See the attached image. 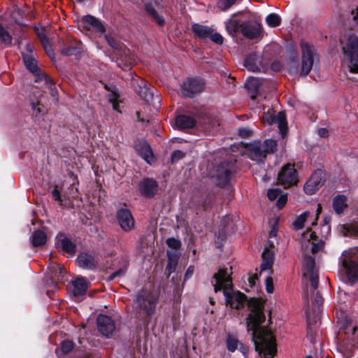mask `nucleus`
I'll return each instance as SVG.
<instances>
[{"instance_id": "nucleus-20", "label": "nucleus", "mask_w": 358, "mask_h": 358, "mask_svg": "<svg viewBox=\"0 0 358 358\" xmlns=\"http://www.w3.org/2000/svg\"><path fill=\"white\" fill-rule=\"evenodd\" d=\"M248 157L257 162H263L266 159V153L260 142L255 141L250 143L247 148Z\"/></svg>"}, {"instance_id": "nucleus-41", "label": "nucleus", "mask_w": 358, "mask_h": 358, "mask_svg": "<svg viewBox=\"0 0 358 358\" xmlns=\"http://www.w3.org/2000/svg\"><path fill=\"white\" fill-rule=\"evenodd\" d=\"M236 0H220L217 6L222 10H227L236 3Z\"/></svg>"}, {"instance_id": "nucleus-30", "label": "nucleus", "mask_w": 358, "mask_h": 358, "mask_svg": "<svg viewBox=\"0 0 358 358\" xmlns=\"http://www.w3.org/2000/svg\"><path fill=\"white\" fill-rule=\"evenodd\" d=\"M259 58L256 54L249 55L244 61V66L252 71H259Z\"/></svg>"}, {"instance_id": "nucleus-35", "label": "nucleus", "mask_w": 358, "mask_h": 358, "mask_svg": "<svg viewBox=\"0 0 358 358\" xmlns=\"http://www.w3.org/2000/svg\"><path fill=\"white\" fill-rule=\"evenodd\" d=\"M168 263L166 265V270L168 272V275H170L176 270L177 266L178 255L175 252H167Z\"/></svg>"}, {"instance_id": "nucleus-60", "label": "nucleus", "mask_w": 358, "mask_h": 358, "mask_svg": "<svg viewBox=\"0 0 358 358\" xmlns=\"http://www.w3.org/2000/svg\"><path fill=\"white\" fill-rule=\"evenodd\" d=\"M351 15L352 16V19L358 23V7L356 10H352L351 12Z\"/></svg>"}, {"instance_id": "nucleus-57", "label": "nucleus", "mask_w": 358, "mask_h": 358, "mask_svg": "<svg viewBox=\"0 0 358 358\" xmlns=\"http://www.w3.org/2000/svg\"><path fill=\"white\" fill-rule=\"evenodd\" d=\"M52 195L55 200L60 201V202L62 201L60 192L58 189H53L52 192Z\"/></svg>"}, {"instance_id": "nucleus-26", "label": "nucleus", "mask_w": 358, "mask_h": 358, "mask_svg": "<svg viewBox=\"0 0 358 358\" xmlns=\"http://www.w3.org/2000/svg\"><path fill=\"white\" fill-rule=\"evenodd\" d=\"M57 245L66 252L73 255L76 250V244L69 238L63 236L62 234L57 237Z\"/></svg>"}, {"instance_id": "nucleus-8", "label": "nucleus", "mask_w": 358, "mask_h": 358, "mask_svg": "<svg viewBox=\"0 0 358 358\" xmlns=\"http://www.w3.org/2000/svg\"><path fill=\"white\" fill-rule=\"evenodd\" d=\"M299 181L298 173L294 166L287 164L283 166L278 175V182L285 188L296 185Z\"/></svg>"}, {"instance_id": "nucleus-54", "label": "nucleus", "mask_w": 358, "mask_h": 358, "mask_svg": "<svg viewBox=\"0 0 358 358\" xmlns=\"http://www.w3.org/2000/svg\"><path fill=\"white\" fill-rule=\"evenodd\" d=\"M194 267L192 266H189L187 268V271H186V272L185 273L184 280H187L189 278H190L192 277V275H193V273H194Z\"/></svg>"}, {"instance_id": "nucleus-11", "label": "nucleus", "mask_w": 358, "mask_h": 358, "mask_svg": "<svg viewBox=\"0 0 358 358\" xmlns=\"http://www.w3.org/2000/svg\"><path fill=\"white\" fill-rule=\"evenodd\" d=\"M301 46L302 50L301 73L306 76L313 68L315 50L313 46L305 42H303Z\"/></svg>"}, {"instance_id": "nucleus-53", "label": "nucleus", "mask_w": 358, "mask_h": 358, "mask_svg": "<svg viewBox=\"0 0 358 358\" xmlns=\"http://www.w3.org/2000/svg\"><path fill=\"white\" fill-rule=\"evenodd\" d=\"M38 34L45 49L48 50V46L49 45L48 38L43 33L38 32Z\"/></svg>"}, {"instance_id": "nucleus-56", "label": "nucleus", "mask_w": 358, "mask_h": 358, "mask_svg": "<svg viewBox=\"0 0 358 358\" xmlns=\"http://www.w3.org/2000/svg\"><path fill=\"white\" fill-rule=\"evenodd\" d=\"M314 303L318 306L322 305V303H323V298L320 294L319 292H317V293H316V295H315V297L314 299Z\"/></svg>"}, {"instance_id": "nucleus-48", "label": "nucleus", "mask_w": 358, "mask_h": 358, "mask_svg": "<svg viewBox=\"0 0 358 358\" xmlns=\"http://www.w3.org/2000/svg\"><path fill=\"white\" fill-rule=\"evenodd\" d=\"M281 191L279 189H271L267 192V196L271 201L276 199L280 194Z\"/></svg>"}, {"instance_id": "nucleus-33", "label": "nucleus", "mask_w": 358, "mask_h": 358, "mask_svg": "<svg viewBox=\"0 0 358 358\" xmlns=\"http://www.w3.org/2000/svg\"><path fill=\"white\" fill-rule=\"evenodd\" d=\"M61 53L65 56H75L78 58L81 56L82 48L80 45H70L64 47L61 50Z\"/></svg>"}, {"instance_id": "nucleus-50", "label": "nucleus", "mask_w": 358, "mask_h": 358, "mask_svg": "<svg viewBox=\"0 0 358 358\" xmlns=\"http://www.w3.org/2000/svg\"><path fill=\"white\" fill-rule=\"evenodd\" d=\"M125 273H126L125 268H120L117 271L113 273L112 274H110V276L108 277V280H113L117 277H122V276L124 275Z\"/></svg>"}, {"instance_id": "nucleus-36", "label": "nucleus", "mask_w": 358, "mask_h": 358, "mask_svg": "<svg viewBox=\"0 0 358 358\" xmlns=\"http://www.w3.org/2000/svg\"><path fill=\"white\" fill-rule=\"evenodd\" d=\"M310 213L308 211H305L301 215H299L295 220L293 222V227L295 229L299 230L303 227L304 223L307 221L309 217Z\"/></svg>"}, {"instance_id": "nucleus-6", "label": "nucleus", "mask_w": 358, "mask_h": 358, "mask_svg": "<svg viewBox=\"0 0 358 358\" xmlns=\"http://www.w3.org/2000/svg\"><path fill=\"white\" fill-rule=\"evenodd\" d=\"M257 341L255 343L259 354H263L264 358H273L276 354V343L271 333L261 331L258 335Z\"/></svg>"}, {"instance_id": "nucleus-62", "label": "nucleus", "mask_w": 358, "mask_h": 358, "mask_svg": "<svg viewBox=\"0 0 358 358\" xmlns=\"http://www.w3.org/2000/svg\"><path fill=\"white\" fill-rule=\"evenodd\" d=\"M303 290H304V294H303V298L306 299V303H307V305L308 306L309 304V301H308V287H303Z\"/></svg>"}, {"instance_id": "nucleus-43", "label": "nucleus", "mask_w": 358, "mask_h": 358, "mask_svg": "<svg viewBox=\"0 0 358 358\" xmlns=\"http://www.w3.org/2000/svg\"><path fill=\"white\" fill-rule=\"evenodd\" d=\"M118 97L119 95L116 92H112L111 94L109 95V101L113 104V108L115 110L120 112L119 109V103L117 102Z\"/></svg>"}, {"instance_id": "nucleus-10", "label": "nucleus", "mask_w": 358, "mask_h": 358, "mask_svg": "<svg viewBox=\"0 0 358 358\" xmlns=\"http://www.w3.org/2000/svg\"><path fill=\"white\" fill-rule=\"evenodd\" d=\"M262 120L263 122L267 123L268 124H277L282 138H284L285 137L287 124L284 113L279 112L276 115H274L273 109H269L266 113H264Z\"/></svg>"}, {"instance_id": "nucleus-7", "label": "nucleus", "mask_w": 358, "mask_h": 358, "mask_svg": "<svg viewBox=\"0 0 358 358\" xmlns=\"http://www.w3.org/2000/svg\"><path fill=\"white\" fill-rule=\"evenodd\" d=\"M34 46L30 43L25 45V50L22 51V58L26 68L36 77L35 81H42L46 75L41 73L38 67L37 62L33 55Z\"/></svg>"}, {"instance_id": "nucleus-45", "label": "nucleus", "mask_w": 358, "mask_h": 358, "mask_svg": "<svg viewBox=\"0 0 358 358\" xmlns=\"http://www.w3.org/2000/svg\"><path fill=\"white\" fill-rule=\"evenodd\" d=\"M209 38L214 43L217 44H222L223 43V37L221 34L217 32H213V30L211 29L210 34L208 36Z\"/></svg>"}, {"instance_id": "nucleus-29", "label": "nucleus", "mask_w": 358, "mask_h": 358, "mask_svg": "<svg viewBox=\"0 0 358 358\" xmlns=\"http://www.w3.org/2000/svg\"><path fill=\"white\" fill-rule=\"evenodd\" d=\"M262 263L261 264V271H264L270 269L273 264V253L271 250L265 248L262 252Z\"/></svg>"}, {"instance_id": "nucleus-32", "label": "nucleus", "mask_w": 358, "mask_h": 358, "mask_svg": "<svg viewBox=\"0 0 358 358\" xmlns=\"http://www.w3.org/2000/svg\"><path fill=\"white\" fill-rule=\"evenodd\" d=\"M192 29L197 37L205 39L208 38L211 28L199 24H194L192 26Z\"/></svg>"}, {"instance_id": "nucleus-64", "label": "nucleus", "mask_w": 358, "mask_h": 358, "mask_svg": "<svg viewBox=\"0 0 358 358\" xmlns=\"http://www.w3.org/2000/svg\"><path fill=\"white\" fill-rule=\"evenodd\" d=\"M249 282L251 286H253L255 283V278H249Z\"/></svg>"}, {"instance_id": "nucleus-19", "label": "nucleus", "mask_w": 358, "mask_h": 358, "mask_svg": "<svg viewBox=\"0 0 358 358\" xmlns=\"http://www.w3.org/2000/svg\"><path fill=\"white\" fill-rule=\"evenodd\" d=\"M118 56V66L123 70L127 71L131 66L136 63V59L134 55L131 54V51L123 48L120 50L117 53Z\"/></svg>"}, {"instance_id": "nucleus-24", "label": "nucleus", "mask_w": 358, "mask_h": 358, "mask_svg": "<svg viewBox=\"0 0 358 358\" xmlns=\"http://www.w3.org/2000/svg\"><path fill=\"white\" fill-rule=\"evenodd\" d=\"M76 262L78 266L87 269H93L96 268L97 264L94 257L87 254L80 255L78 257Z\"/></svg>"}, {"instance_id": "nucleus-2", "label": "nucleus", "mask_w": 358, "mask_h": 358, "mask_svg": "<svg viewBox=\"0 0 358 358\" xmlns=\"http://www.w3.org/2000/svg\"><path fill=\"white\" fill-rule=\"evenodd\" d=\"M330 230V226L325 222L322 227V232L320 238L310 229L301 234V245L303 256V275L306 280L309 281L311 292H314L317 288L318 274L315 269V259L309 255V253H316L324 248V239L327 238Z\"/></svg>"}, {"instance_id": "nucleus-61", "label": "nucleus", "mask_w": 358, "mask_h": 358, "mask_svg": "<svg viewBox=\"0 0 358 358\" xmlns=\"http://www.w3.org/2000/svg\"><path fill=\"white\" fill-rule=\"evenodd\" d=\"M280 68H281V65H280V62H275L271 64V69L273 71H278L280 69Z\"/></svg>"}, {"instance_id": "nucleus-21", "label": "nucleus", "mask_w": 358, "mask_h": 358, "mask_svg": "<svg viewBox=\"0 0 358 358\" xmlns=\"http://www.w3.org/2000/svg\"><path fill=\"white\" fill-rule=\"evenodd\" d=\"M138 187L142 194L152 197L157 191L158 184L154 179L145 178L140 182Z\"/></svg>"}, {"instance_id": "nucleus-25", "label": "nucleus", "mask_w": 358, "mask_h": 358, "mask_svg": "<svg viewBox=\"0 0 358 358\" xmlns=\"http://www.w3.org/2000/svg\"><path fill=\"white\" fill-rule=\"evenodd\" d=\"M176 125L180 129H190L195 126L196 120L188 115H180L176 118Z\"/></svg>"}, {"instance_id": "nucleus-1", "label": "nucleus", "mask_w": 358, "mask_h": 358, "mask_svg": "<svg viewBox=\"0 0 358 358\" xmlns=\"http://www.w3.org/2000/svg\"><path fill=\"white\" fill-rule=\"evenodd\" d=\"M231 266L229 268H220L214 274V290L215 292L222 291L225 296L227 306H229L232 308L241 309L245 304L248 305L251 312L247 317V328L248 331H252V338L255 343L259 340L258 335L262 330L268 333L271 332L261 326L264 322L266 317L259 301L256 299L248 301L244 294L233 290L231 278Z\"/></svg>"}, {"instance_id": "nucleus-46", "label": "nucleus", "mask_w": 358, "mask_h": 358, "mask_svg": "<svg viewBox=\"0 0 358 358\" xmlns=\"http://www.w3.org/2000/svg\"><path fill=\"white\" fill-rule=\"evenodd\" d=\"M166 244L169 248L174 250L180 249L181 246L180 241L175 238H169L166 240Z\"/></svg>"}, {"instance_id": "nucleus-22", "label": "nucleus", "mask_w": 358, "mask_h": 358, "mask_svg": "<svg viewBox=\"0 0 358 358\" xmlns=\"http://www.w3.org/2000/svg\"><path fill=\"white\" fill-rule=\"evenodd\" d=\"M226 347L229 352H234L236 350H239L243 355H245L248 353V347L243 344L238 339L232 334H227L226 338Z\"/></svg>"}, {"instance_id": "nucleus-9", "label": "nucleus", "mask_w": 358, "mask_h": 358, "mask_svg": "<svg viewBox=\"0 0 358 358\" xmlns=\"http://www.w3.org/2000/svg\"><path fill=\"white\" fill-rule=\"evenodd\" d=\"M235 163L233 162H222L216 168L213 177L217 185L224 186L230 180L232 174L235 172Z\"/></svg>"}, {"instance_id": "nucleus-44", "label": "nucleus", "mask_w": 358, "mask_h": 358, "mask_svg": "<svg viewBox=\"0 0 358 358\" xmlns=\"http://www.w3.org/2000/svg\"><path fill=\"white\" fill-rule=\"evenodd\" d=\"M105 38L108 43V45L114 48V49H117V50H121L123 48H122V45L121 44L119 43V41H117L115 38L111 37V36H109L108 35H106L105 36Z\"/></svg>"}, {"instance_id": "nucleus-4", "label": "nucleus", "mask_w": 358, "mask_h": 358, "mask_svg": "<svg viewBox=\"0 0 358 358\" xmlns=\"http://www.w3.org/2000/svg\"><path fill=\"white\" fill-rule=\"evenodd\" d=\"M357 248H350L343 252L340 261L345 270L347 278L351 283L358 281Z\"/></svg>"}, {"instance_id": "nucleus-39", "label": "nucleus", "mask_w": 358, "mask_h": 358, "mask_svg": "<svg viewBox=\"0 0 358 358\" xmlns=\"http://www.w3.org/2000/svg\"><path fill=\"white\" fill-rule=\"evenodd\" d=\"M44 80L45 84L46 85V87L50 90V92L51 94V96L55 98V99H58V92L57 90L55 89V85L52 80L48 77L44 76V78L43 79Z\"/></svg>"}, {"instance_id": "nucleus-12", "label": "nucleus", "mask_w": 358, "mask_h": 358, "mask_svg": "<svg viewBox=\"0 0 358 358\" xmlns=\"http://www.w3.org/2000/svg\"><path fill=\"white\" fill-rule=\"evenodd\" d=\"M204 87V83L198 78H188L181 85V93L185 96L192 97L199 94Z\"/></svg>"}, {"instance_id": "nucleus-16", "label": "nucleus", "mask_w": 358, "mask_h": 358, "mask_svg": "<svg viewBox=\"0 0 358 358\" xmlns=\"http://www.w3.org/2000/svg\"><path fill=\"white\" fill-rule=\"evenodd\" d=\"M96 323L98 330L103 336L106 338L112 336L115 329V324L110 317L106 315H99Z\"/></svg>"}, {"instance_id": "nucleus-14", "label": "nucleus", "mask_w": 358, "mask_h": 358, "mask_svg": "<svg viewBox=\"0 0 358 358\" xmlns=\"http://www.w3.org/2000/svg\"><path fill=\"white\" fill-rule=\"evenodd\" d=\"M242 34L248 39H257L262 37V27L257 21L243 22L241 29Z\"/></svg>"}, {"instance_id": "nucleus-5", "label": "nucleus", "mask_w": 358, "mask_h": 358, "mask_svg": "<svg viewBox=\"0 0 358 358\" xmlns=\"http://www.w3.org/2000/svg\"><path fill=\"white\" fill-rule=\"evenodd\" d=\"M344 55L349 59L351 73H358V38L355 34L348 36L345 42L341 41Z\"/></svg>"}, {"instance_id": "nucleus-49", "label": "nucleus", "mask_w": 358, "mask_h": 358, "mask_svg": "<svg viewBox=\"0 0 358 358\" xmlns=\"http://www.w3.org/2000/svg\"><path fill=\"white\" fill-rule=\"evenodd\" d=\"M185 153L179 150H175L171 155V161L173 163L182 159L185 157Z\"/></svg>"}, {"instance_id": "nucleus-13", "label": "nucleus", "mask_w": 358, "mask_h": 358, "mask_svg": "<svg viewBox=\"0 0 358 358\" xmlns=\"http://www.w3.org/2000/svg\"><path fill=\"white\" fill-rule=\"evenodd\" d=\"M324 182V175L321 170L315 171L310 179L305 183L304 192L312 195L315 194L321 187Z\"/></svg>"}, {"instance_id": "nucleus-28", "label": "nucleus", "mask_w": 358, "mask_h": 358, "mask_svg": "<svg viewBox=\"0 0 358 358\" xmlns=\"http://www.w3.org/2000/svg\"><path fill=\"white\" fill-rule=\"evenodd\" d=\"M332 205L337 214L343 213L348 206L346 196L343 194L336 196L333 199Z\"/></svg>"}, {"instance_id": "nucleus-52", "label": "nucleus", "mask_w": 358, "mask_h": 358, "mask_svg": "<svg viewBox=\"0 0 358 358\" xmlns=\"http://www.w3.org/2000/svg\"><path fill=\"white\" fill-rule=\"evenodd\" d=\"M287 197L286 194H281L277 200V206L282 208L286 203Z\"/></svg>"}, {"instance_id": "nucleus-51", "label": "nucleus", "mask_w": 358, "mask_h": 358, "mask_svg": "<svg viewBox=\"0 0 358 358\" xmlns=\"http://www.w3.org/2000/svg\"><path fill=\"white\" fill-rule=\"evenodd\" d=\"M266 289L269 294L273 292V278L271 277H267L266 279Z\"/></svg>"}, {"instance_id": "nucleus-15", "label": "nucleus", "mask_w": 358, "mask_h": 358, "mask_svg": "<svg viewBox=\"0 0 358 358\" xmlns=\"http://www.w3.org/2000/svg\"><path fill=\"white\" fill-rule=\"evenodd\" d=\"M162 0H145V10L147 14L159 26L164 24V18L159 15L162 7L160 4Z\"/></svg>"}, {"instance_id": "nucleus-42", "label": "nucleus", "mask_w": 358, "mask_h": 358, "mask_svg": "<svg viewBox=\"0 0 358 358\" xmlns=\"http://www.w3.org/2000/svg\"><path fill=\"white\" fill-rule=\"evenodd\" d=\"M259 81L258 79L252 78L247 80L245 86L248 90L257 91Z\"/></svg>"}, {"instance_id": "nucleus-59", "label": "nucleus", "mask_w": 358, "mask_h": 358, "mask_svg": "<svg viewBox=\"0 0 358 358\" xmlns=\"http://www.w3.org/2000/svg\"><path fill=\"white\" fill-rule=\"evenodd\" d=\"M238 134L240 136L243 137H246L249 135L250 131L247 129H240L238 131Z\"/></svg>"}, {"instance_id": "nucleus-18", "label": "nucleus", "mask_w": 358, "mask_h": 358, "mask_svg": "<svg viewBox=\"0 0 358 358\" xmlns=\"http://www.w3.org/2000/svg\"><path fill=\"white\" fill-rule=\"evenodd\" d=\"M80 22L83 27L87 30L101 34L105 31V27L101 22L92 15H87L83 16Z\"/></svg>"}, {"instance_id": "nucleus-63", "label": "nucleus", "mask_w": 358, "mask_h": 358, "mask_svg": "<svg viewBox=\"0 0 358 358\" xmlns=\"http://www.w3.org/2000/svg\"><path fill=\"white\" fill-rule=\"evenodd\" d=\"M277 234V229L273 227L269 233L270 237H275Z\"/></svg>"}, {"instance_id": "nucleus-17", "label": "nucleus", "mask_w": 358, "mask_h": 358, "mask_svg": "<svg viewBox=\"0 0 358 358\" xmlns=\"http://www.w3.org/2000/svg\"><path fill=\"white\" fill-rule=\"evenodd\" d=\"M117 220L124 231H130L134 227L135 222L134 217L128 209L121 208L117 212Z\"/></svg>"}, {"instance_id": "nucleus-55", "label": "nucleus", "mask_w": 358, "mask_h": 358, "mask_svg": "<svg viewBox=\"0 0 358 358\" xmlns=\"http://www.w3.org/2000/svg\"><path fill=\"white\" fill-rule=\"evenodd\" d=\"M31 108H32L34 113L36 115H38V114L41 113V108L39 106L38 102H31Z\"/></svg>"}, {"instance_id": "nucleus-38", "label": "nucleus", "mask_w": 358, "mask_h": 358, "mask_svg": "<svg viewBox=\"0 0 358 358\" xmlns=\"http://www.w3.org/2000/svg\"><path fill=\"white\" fill-rule=\"evenodd\" d=\"M266 22L269 27H275L280 24L281 18L276 13H271L266 17Z\"/></svg>"}, {"instance_id": "nucleus-37", "label": "nucleus", "mask_w": 358, "mask_h": 358, "mask_svg": "<svg viewBox=\"0 0 358 358\" xmlns=\"http://www.w3.org/2000/svg\"><path fill=\"white\" fill-rule=\"evenodd\" d=\"M266 154L274 153L277 150V141L273 139H267L262 145Z\"/></svg>"}, {"instance_id": "nucleus-40", "label": "nucleus", "mask_w": 358, "mask_h": 358, "mask_svg": "<svg viewBox=\"0 0 358 358\" xmlns=\"http://www.w3.org/2000/svg\"><path fill=\"white\" fill-rule=\"evenodd\" d=\"M0 40L6 45L12 43V36L0 24Z\"/></svg>"}, {"instance_id": "nucleus-3", "label": "nucleus", "mask_w": 358, "mask_h": 358, "mask_svg": "<svg viewBox=\"0 0 358 358\" xmlns=\"http://www.w3.org/2000/svg\"><path fill=\"white\" fill-rule=\"evenodd\" d=\"M158 301L159 295L157 292L148 289L138 291L134 300L138 317H150L155 315Z\"/></svg>"}, {"instance_id": "nucleus-27", "label": "nucleus", "mask_w": 358, "mask_h": 358, "mask_svg": "<svg viewBox=\"0 0 358 358\" xmlns=\"http://www.w3.org/2000/svg\"><path fill=\"white\" fill-rule=\"evenodd\" d=\"M243 22L236 19H229L225 22V28L231 36H236L238 31L241 32Z\"/></svg>"}, {"instance_id": "nucleus-31", "label": "nucleus", "mask_w": 358, "mask_h": 358, "mask_svg": "<svg viewBox=\"0 0 358 358\" xmlns=\"http://www.w3.org/2000/svg\"><path fill=\"white\" fill-rule=\"evenodd\" d=\"M137 151L140 156L143 158L148 163H151L153 159V154L150 145L143 143L137 148Z\"/></svg>"}, {"instance_id": "nucleus-34", "label": "nucleus", "mask_w": 358, "mask_h": 358, "mask_svg": "<svg viewBox=\"0 0 358 358\" xmlns=\"http://www.w3.org/2000/svg\"><path fill=\"white\" fill-rule=\"evenodd\" d=\"M47 241L46 234L43 230H36L31 236V243L34 247L44 245Z\"/></svg>"}, {"instance_id": "nucleus-47", "label": "nucleus", "mask_w": 358, "mask_h": 358, "mask_svg": "<svg viewBox=\"0 0 358 358\" xmlns=\"http://www.w3.org/2000/svg\"><path fill=\"white\" fill-rule=\"evenodd\" d=\"M73 348V343L71 341H64L61 345V350L62 352L66 354L72 350Z\"/></svg>"}, {"instance_id": "nucleus-58", "label": "nucleus", "mask_w": 358, "mask_h": 358, "mask_svg": "<svg viewBox=\"0 0 358 358\" xmlns=\"http://www.w3.org/2000/svg\"><path fill=\"white\" fill-rule=\"evenodd\" d=\"M318 135L322 138H325L328 136L329 131L326 128H320L317 131Z\"/></svg>"}, {"instance_id": "nucleus-23", "label": "nucleus", "mask_w": 358, "mask_h": 358, "mask_svg": "<svg viewBox=\"0 0 358 358\" xmlns=\"http://www.w3.org/2000/svg\"><path fill=\"white\" fill-rule=\"evenodd\" d=\"M73 294L74 297L79 298L83 296L87 289L88 283L83 277L77 278L72 282Z\"/></svg>"}]
</instances>
